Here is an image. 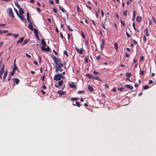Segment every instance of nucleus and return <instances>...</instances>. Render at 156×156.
Here are the masks:
<instances>
[{
  "mask_svg": "<svg viewBox=\"0 0 156 156\" xmlns=\"http://www.w3.org/2000/svg\"><path fill=\"white\" fill-rule=\"evenodd\" d=\"M53 52L56 55H58V52H57L55 50L53 49Z\"/></svg>",
  "mask_w": 156,
  "mask_h": 156,
  "instance_id": "52",
  "label": "nucleus"
},
{
  "mask_svg": "<svg viewBox=\"0 0 156 156\" xmlns=\"http://www.w3.org/2000/svg\"><path fill=\"white\" fill-rule=\"evenodd\" d=\"M41 50L42 51H49L50 50V48L48 46L47 48H45L44 47H42Z\"/></svg>",
  "mask_w": 156,
  "mask_h": 156,
  "instance_id": "6",
  "label": "nucleus"
},
{
  "mask_svg": "<svg viewBox=\"0 0 156 156\" xmlns=\"http://www.w3.org/2000/svg\"><path fill=\"white\" fill-rule=\"evenodd\" d=\"M19 10V12L20 14V15H22L24 13V11H23V9L22 8H20Z\"/></svg>",
  "mask_w": 156,
  "mask_h": 156,
  "instance_id": "19",
  "label": "nucleus"
},
{
  "mask_svg": "<svg viewBox=\"0 0 156 156\" xmlns=\"http://www.w3.org/2000/svg\"><path fill=\"white\" fill-rule=\"evenodd\" d=\"M124 88L123 87H121L120 88H119L118 89L120 91H122L123 90H124Z\"/></svg>",
  "mask_w": 156,
  "mask_h": 156,
  "instance_id": "49",
  "label": "nucleus"
},
{
  "mask_svg": "<svg viewBox=\"0 0 156 156\" xmlns=\"http://www.w3.org/2000/svg\"><path fill=\"white\" fill-rule=\"evenodd\" d=\"M81 35H82V37H83V39H85V35L83 33V32L82 31H81Z\"/></svg>",
  "mask_w": 156,
  "mask_h": 156,
  "instance_id": "37",
  "label": "nucleus"
},
{
  "mask_svg": "<svg viewBox=\"0 0 156 156\" xmlns=\"http://www.w3.org/2000/svg\"><path fill=\"white\" fill-rule=\"evenodd\" d=\"M144 70H142L140 71V75L141 76H143L144 75Z\"/></svg>",
  "mask_w": 156,
  "mask_h": 156,
  "instance_id": "42",
  "label": "nucleus"
},
{
  "mask_svg": "<svg viewBox=\"0 0 156 156\" xmlns=\"http://www.w3.org/2000/svg\"><path fill=\"white\" fill-rule=\"evenodd\" d=\"M105 42L104 41V39L102 40V44H101L103 45H105Z\"/></svg>",
  "mask_w": 156,
  "mask_h": 156,
  "instance_id": "60",
  "label": "nucleus"
},
{
  "mask_svg": "<svg viewBox=\"0 0 156 156\" xmlns=\"http://www.w3.org/2000/svg\"><path fill=\"white\" fill-rule=\"evenodd\" d=\"M62 83H63V80H60V81H58V86L59 87H61L62 85Z\"/></svg>",
  "mask_w": 156,
  "mask_h": 156,
  "instance_id": "25",
  "label": "nucleus"
},
{
  "mask_svg": "<svg viewBox=\"0 0 156 156\" xmlns=\"http://www.w3.org/2000/svg\"><path fill=\"white\" fill-rule=\"evenodd\" d=\"M29 41V40L28 39H26L25 40L23 43L22 44V45H23L27 44L28 41Z\"/></svg>",
  "mask_w": 156,
  "mask_h": 156,
  "instance_id": "28",
  "label": "nucleus"
},
{
  "mask_svg": "<svg viewBox=\"0 0 156 156\" xmlns=\"http://www.w3.org/2000/svg\"><path fill=\"white\" fill-rule=\"evenodd\" d=\"M124 87H127L129 89H130L131 90H132L133 89V87L130 84H126L124 85Z\"/></svg>",
  "mask_w": 156,
  "mask_h": 156,
  "instance_id": "12",
  "label": "nucleus"
},
{
  "mask_svg": "<svg viewBox=\"0 0 156 156\" xmlns=\"http://www.w3.org/2000/svg\"><path fill=\"white\" fill-rule=\"evenodd\" d=\"M127 10H126L123 12V14L124 16H126L127 15Z\"/></svg>",
  "mask_w": 156,
  "mask_h": 156,
  "instance_id": "46",
  "label": "nucleus"
},
{
  "mask_svg": "<svg viewBox=\"0 0 156 156\" xmlns=\"http://www.w3.org/2000/svg\"><path fill=\"white\" fill-rule=\"evenodd\" d=\"M67 35H68V40H70V34H69V33H68L67 34Z\"/></svg>",
  "mask_w": 156,
  "mask_h": 156,
  "instance_id": "56",
  "label": "nucleus"
},
{
  "mask_svg": "<svg viewBox=\"0 0 156 156\" xmlns=\"http://www.w3.org/2000/svg\"><path fill=\"white\" fill-rule=\"evenodd\" d=\"M78 99V98L77 97L76 98H71V100L72 101H76Z\"/></svg>",
  "mask_w": 156,
  "mask_h": 156,
  "instance_id": "29",
  "label": "nucleus"
},
{
  "mask_svg": "<svg viewBox=\"0 0 156 156\" xmlns=\"http://www.w3.org/2000/svg\"><path fill=\"white\" fill-rule=\"evenodd\" d=\"M85 44L86 45H88V44H89V42H88V41L87 40L86 41L85 43Z\"/></svg>",
  "mask_w": 156,
  "mask_h": 156,
  "instance_id": "55",
  "label": "nucleus"
},
{
  "mask_svg": "<svg viewBox=\"0 0 156 156\" xmlns=\"http://www.w3.org/2000/svg\"><path fill=\"white\" fill-rule=\"evenodd\" d=\"M60 36L61 38L62 39L63 38V36L62 32H61L60 33Z\"/></svg>",
  "mask_w": 156,
  "mask_h": 156,
  "instance_id": "62",
  "label": "nucleus"
},
{
  "mask_svg": "<svg viewBox=\"0 0 156 156\" xmlns=\"http://www.w3.org/2000/svg\"><path fill=\"white\" fill-rule=\"evenodd\" d=\"M41 44L43 45V47H45L46 45V43L44 39H41Z\"/></svg>",
  "mask_w": 156,
  "mask_h": 156,
  "instance_id": "17",
  "label": "nucleus"
},
{
  "mask_svg": "<svg viewBox=\"0 0 156 156\" xmlns=\"http://www.w3.org/2000/svg\"><path fill=\"white\" fill-rule=\"evenodd\" d=\"M141 18L140 16H138L137 17V18L136 19V20L137 22H141Z\"/></svg>",
  "mask_w": 156,
  "mask_h": 156,
  "instance_id": "24",
  "label": "nucleus"
},
{
  "mask_svg": "<svg viewBox=\"0 0 156 156\" xmlns=\"http://www.w3.org/2000/svg\"><path fill=\"white\" fill-rule=\"evenodd\" d=\"M34 34L36 37L39 40L40 39L38 36V30H34Z\"/></svg>",
  "mask_w": 156,
  "mask_h": 156,
  "instance_id": "7",
  "label": "nucleus"
},
{
  "mask_svg": "<svg viewBox=\"0 0 156 156\" xmlns=\"http://www.w3.org/2000/svg\"><path fill=\"white\" fill-rule=\"evenodd\" d=\"M143 37H144V39L143 41H144V42H145L146 41V38L145 37V35H143Z\"/></svg>",
  "mask_w": 156,
  "mask_h": 156,
  "instance_id": "48",
  "label": "nucleus"
},
{
  "mask_svg": "<svg viewBox=\"0 0 156 156\" xmlns=\"http://www.w3.org/2000/svg\"><path fill=\"white\" fill-rule=\"evenodd\" d=\"M23 21V16H20V15H19L18 16Z\"/></svg>",
  "mask_w": 156,
  "mask_h": 156,
  "instance_id": "47",
  "label": "nucleus"
},
{
  "mask_svg": "<svg viewBox=\"0 0 156 156\" xmlns=\"http://www.w3.org/2000/svg\"><path fill=\"white\" fill-rule=\"evenodd\" d=\"M43 88L44 90H46L47 88L46 87V86L44 84L43 85Z\"/></svg>",
  "mask_w": 156,
  "mask_h": 156,
  "instance_id": "57",
  "label": "nucleus"
},
{
  "mask_svg": "<svg viewBox=\"0 0 156 156\" xmlns=\"http://www.w3.org/2000/svg\"><path fill=\"white\" fill-rule=\"evenodd\" d=\"M86 76L89 78L93 79V76L91 74H86Z\"/></svg>",
  "mask_w": 156,
  "mask_h": 156,
  "instance_id": "18",
  "label": "nucleus"
},
{
  "mask_svg": "<svg viewBox=\"0 0 156 156\" xmlns=\"http://www.w3.org/2000/svg\"><path fill=\"white\" fill-rule=\"evenodd\" d=\"M15 71H13V70H12V71L9 74V75L10 76L13 75L15 73Z\"/></svg>",
  "mask_w": 156,
  "mask_h": 156,
  "instance_id": "39",
  "label": "nucleus"
},
{
  "mask_svg": "<svg viewBox=\"0 0 156 156\" xmlns=\"http://www.w3.org/2000/svg\"><path fill=\"white\" fill-rule=\"evenodd\" d=\"M75 49L78 53H79L80 54H83V48H80V49H79L78 48L76 47Z\"/></svg>",
  "mask_w": 156,
  "mask_h": 156,
  "instance_id": "5",
  "label": "nucleus"
},
{
  "mask_svg": "<svg viewBox=\"0 0 156 156\" xmlns=\"http://www.w3.org/2000/svg\"><path fill=\"white\" fill-rule=\"evenodd\" d=\"M114 46L115 50L116 51H118V44L116 42L114 44Z\"/></svg>",
  "mask_w": 156,
  "mask_h": 156,
  "instance_id": "21",
  "label": "nucleus"
},
{
  "mask_svg": "<svg viewBox=\"0 0 156 156\" xmlns=\"http://www.w3.org/2000/svg\"><path fill=\"white\" fill-rule=\"evenodd\" d=\"M53 12H54L55 13H57V10H56V9L55 8H53Z\"/></svg>",
  "mask_w": 156,
  "mask_h": 156,
  "instance_id": "59",
  "label": "nucleus"
},
{
  "mask_svg": "<svg viewBox=\"0 0 156 156\" xmlns=\"http://www.w3.org/2000/svg\"><path fill=\"white\" fill-rule=\"evenodd\" d=\"M148 87H149L147 85H146L144 87L143 89L144 90H146V89H148Z\"/></svg>",
  "mask_w": 156,
  "mask_h": 156,
  "instance_id": "40",
  "label": "nucleus"
},
{
  "mask_svg": "<svg viewBox=\"0 0 156 156\" xmlns=\"http://www.w3.org/2000/svg\"><path fill=\"white\" fill-rule=\"evenodd\" d=\"M8 30H0V34H2V33H5L8 32Z\"/></svg>",
  "mask_w": 156,
  "mask_h": 156,
  "instance_id": "23",
  "label": "nucleus"
},
{
  "mask_svg": "<svg viewBox=\"0 0 156 156\" xmlns=\"http://www.w3.org/2000/svg\"><path fill=\"white\" fill-rule=\"evenodd\" d=\"M15 5H16L17 6V8L19 9L20 8V6L18 4V2L17 1L16 2H15Z\"/></svg>",
  "mask_w": 156,
  "mask_h": 156,
  "instance_id": "27",
  "label": "nucleus"
},
{
  "mask_svg": "<svg viewBox=\"0 0 156 156\" xmlns=\"http://www.w3.org/2000/svg\"><path fill=\"white\" fill-rule=\"evenodd\" d=\"M120 22H121V23L122 25V26L123 27H125V23L124 22V21L122 20L121 19L120 20Z\"/></svg>",
  "mask_w": 156,
  "mask_h": 156,
  "instance_id": "36",
  "label": "nucleus"
},
{
  "mask_svg": "<svg viewBox=\"0 0 156 156\" xmlns=\"http://www.w3.org/2000/svg\"><path fill=\"white\" fill-rule=\"evenodd\" d=\"M104 45H102V44H101V45H100V49L101 50H102L103 48H104Z\"/></svg>",
  "mask_w": 156,
  "mask_h": 156,
  "instance_id": "50",
  "label": "nucleus"
},
{
  "mask_svg": "<svg viewBox=\"0 0 156 156\" xmlns=\"http://www.w3.org/2000/svg\"><path fill=\"white\" fill-rule=\"evenodd\" d=\"M16 59H15L14 61V66L12 70H13V71H15L16 70H17L18 72L19 71L18 68V67L16 65L15 62H16Z\"/></svg>",
  "mask_w": 156,
  "mask_h": 156,
  "instance_id": "9",
  "label": "nucleus"
},
{
  "mask_svg": "<svg viewBox=\"0 0 156 156\" xmlns=\"http://www.w3.org/2000/svg\"><path fill=\"white\" fill-rule=\"evenodd\" d=\"M144 59V57L143 56H140V61H142Z\"/></svg>",
  "mask_w": 156,
  "mask_h": 156,
  "instance_id": "38",
  "label": "nucleus"
},
{
  "mask_svg": "<svg viewBox=\"0 0 156 156\" xmlns=\"http://www.w3.org/2000/svg\"><path fill=\"white\" fill-rule=\"evenodd\" d=\"M52 58L54 60V62L55 65V71H57L58 69H60V67H62L63 64L61 63L60 62V60L59 59H57L56 57L54 55H52L51 56Z\"/></svg>",
  "mask_w": 156,
  "mask_h": 156,
  "instance_id": "1",
  "label": "nucleus"
},
{
  "mask_svg": "<svg viewBox=\"0 0 156 156\" xmlns=\"http://www.w3.org/2000/svg\"><path fill=\"white\" fill-rule=\"evenodd\" d=\"M93 73L95 75H98L100 74V73L99 72H98L95 71H94Z\"/></svg>",
  "mask_w": 156,
  "mask_h": 156,
  "instance_id": "41",
  "label": "nucleus"
},
{
  "mask_svg": "<svg viewBox=\"0 0 156 156\" xmlns=\"http://www.w3.org/2000/svg\"><path fill=\"white\" fill-rule=\"evenodd\" d=\"M9 12L8 13V15L12 19L14 18V15L12 11V10L11 8H8Z\"/></svg>",
  "mask_w": 156,
  "mask_h": 156,
  "instance_id": "3",
  "label": "nucleus"
},
{
  "mask_svg": "<svg viewBox=\"0 0 156 156\" xmlns=\"http://www.w3.org/2000/svg\"><path fill=\"white\" fill-rule=\"evenodd\" d=\"M71 84H69L70 87L72 88H75L76 87V86L74 84V83L72 82Z\"/></svg>",
  "mask_w": 156,
  "mask_h": 156,
  "instance_id": "16",
  "label": "nucleus"
},
{
  "mask_svg": "<svg viewBox=\"0 0 156 156\" xmlns=\"http://www.w3.org/2000/svg\"><path fill=\"white\" fill-rule=\"evenodd\" d=\"M93 79H95L96 80H98L99 81H100V80H101L100 78L98 76H93Z\"/></svg>",
  "mask_w": 156,
  "mask_h": 156,
  "instance_id": "22",
  "label": "nucleus"
},
{
  "mask_svg": "<svg viewBox=\"0 0 156 156\" xmlns=\"http://www.w3.org/2000/svg\"><path fill=\"white\" fill-rule=\"evenodd\" d=\"M57 93L60 95H65L66 94V92L60 90L57 91Z\"/></svg>",
  "mask_w": 156,
  "mask_h": 156,
  "instance_id": "10",
  "label": "nucleus"
},
{
  "mask_svg": "<svg viewBox=\"0 0 156 156\" xmlns=\"http://www.w3.org/2000/svg\"><path fill=\"white\" fill-rule=\"evenodd\" d=\"M136 11H133V20H134V19H135V16H136V15H135V13H136Z\"/></svg>",
  "mask_w": 156,
  "mask_h": 156,
  "instance_id": "33",
  "label": "nucleus"
},
{
  "mask_svg": "<svg viewBox=\"0 0 156 156\" xmlns=\"http://www.w3.org/2000/svg\"><path fill=\"white\" fill-rule=\"evenodd\" d=\"M49 2H50V3L52 5L54 3V2L52 0H50Z\"/></svg>",
  "mask_w": 156,
  "mask_h": 156,
  "instance_id": "51",
  "label": "nucleus"
},
{
  "mask_svg": "<svg viewBox=\"0 0 156 156\" xmlns=\"http://www.w3.org/2000/svg\"><path fill=\"white\" fill-rule=\"evenodd\" d=\"M126 76L128 77H130L132 76V74L129 73H127L126 74Z\"/></svg>",
  "mask_w": 156,
  "mask_h": 156,
  "instance_id": "32",
  "label": "nucleus"
},
{
  "mask_svg": "<svg viewBox=\"0 0 156 156\" xmlns=\"http://www.w3.org/2000/svg\"><path fill=\"white\" fill-rule=\"evenodd\" d=\"M61 78L63 79L64 76L61 74H57L54 76L53 80H54L58 81L60 80Z\"/></svg>",
  "mask_w": 156,
  "mask_h": 156,
  "instance_id": "2",
  "label": "nucleus"
},
{
  "mask_svg": "<svg viewBox=\"0 0 156 156\" xmlns=\"http://www.w3.org/2000/svg\"><path fill=\"white\" fill-rule=\"evenodd\" d=\"M41 92L43 94H45V92L43 90H41Z\"/></svg>",
  "mask_w": 156,
  "mask_h": 156,
  "instance_id": "64",
  "label": "nucleus"
},
{
  "mask_svg": "<svg viewBox=\"0 0 156 156\" xmlns=\"http://www.w3.org/2000/svg\"><path fill=\"white\" fill-rule=\"evenodd\" d=\"M5 67V65L4 64L3 65L2 67L0 70V74H1V75H2L4 72Z\"/></svg>",
  "mask_w": 156,
  "mask_h": 156,
  "instance_id": "11",
  "label": "nucleus"
},
{
  "mask_svg": "<svg viewBox=\"0 0 156 156\" xmlns=\"http://www.w3.org/2000/svg\"><path fill=\"white\" fill-rule=\"evenodd\" d=\"M13 83H15L17 85L20 82V80L17 78H14L11 80Z\"/></svg>",
  "mask_w": 156,
  "mask_h": 156,
  "instance_id": "4",
  "label": "nucleus"
},
{
  "mask_svg": "<svg viewBox=\"0 0 156 156\" xmlns=\"http://www.w3.org/2000/svg\"><path fill=\"white\" fill-rule=\"evenodd\" d=\"M12 35L15 38H17L19 36L18 34H13Z\"/></svg>",
  "mask_w": 156,
  "mask_h": 156,
  "instance_id": "43",
  "label": "nucleus"
},
{
  "mask_svg": "<svg viewBox=\"0 0 156 156\" xmlns=\"http://www.w3.org/2000/svg\"><path fill=\"white\" fill-rule=\"evenodd\" d=\"M126 34L128 37H130V35L132 34V32L131 30H128V31H126Z\"/></svg>",
  "mask_w": 156,
  "mask_h": 156,
  "instance_id": "8",
  "label": "nucleus"
},
{
  "mask_svg": "<svg viewBox=\"0 0 156 156\" xmlns=\"http://www.w3.org/2000/svg\"><path fill=\"white\" fill-rule=\"evenodd\" d=\"M63 54L64 55H66L67 57H68L69 55L66 50L64 51Z\"/></svg>",
  "mask_w": 156,
  "mask_h": 156,
  "instance_id": "26",
  "label": "nucleus"
},
{
  "mask_svg": "<svg viewBox=\"0 0 156 156\" xmlns=\"http://www.w3.org/2000/svg\"><path fill=\"white\" fill-rule=\"evenodd\" d=\"M133 42L135 44H136L137 43V41L135 40H133Z\"/></svg>",
  "mask_w": 156,
  "mask_h": 156,
  "instance_id": "63",
  "label": "nucleus"
},
{
  "mask_svg": "<svg viewBox=\"0 0 156 156\" xmlns=\"http://www.w3.org/2000/svg\"><path fill=\"white\" fill-rule=\"evenodd\" d=\"M7 71H5L4 73V76H3V79L2 80L3 81H4L5 79L6 76H7Z\"/></svg>",
  "mask_w": 156,
  "mask_h": 156,
  "instance_id": "15",
  "label": "nucleus"
},
{
  "mask_svg": "<svg viewBox=\"0 0 156 156\" xmlns=\"http://www.w3.org/2000/svg\"><path fill=\"white\" fill-rule=\"evenodd\" d=\"M101 58V56L99 55L96 57V59L97 61H99Z\"/></svg>",
  "mask_w": 156,
  "mask_h": 156,
  "instance_id": "35",
  "label": "nucleus"
},
{
  "mask_svg": "<svg viewBox=\"0 0 156 156\" xmlns=\"http://www.w3.org/2000/svg\"><path fill=\"white\" fill-rule=\"evenodd\" d=\"M24 38L23 37H21L17 42V44H18L22 43L23 41Z\"/></svg>",
  "mask_w": 156,
  "mask_h": 156,
  "instance_id": "14",
  "label": "nucleus"
},
{
  "mask_svg": "<svg viewBox=\"0 0 156 156\" xmlns=\"http://www.w3.org/2000/svg\"><path fill=\"white\" fill-rule=\"evenodd\" d=\"M14 10H15L16 14H17V16H18L19 15V14L18 12V11L15 8H14Z\"/></svg>",
  "mask_w": 156,
  "mask_h": 156,
  "instance_id": "45",
  "label": "nucleus"
},
{
  "mask_svg": "<svg viewBox=\"0 0 156 156\" xmlns=\"http://www.w3.org/2000/svg\"><path fill=\"white\" fill-rule=\"evenodd\" d=\"M88 89L91 92H92L94 91L93 87L90 85H88Z\"/></svg>",
  "mask_w": 156,
  "mask_h": 156,
  "instance_id": "13",
  "label": "nucleus"
},
{
  "mask_svg": "<svg viewBox=\"0 0 156 156\" xmlns=\"http://www.w3.org/2000/svg\"><path fill=\"white\" fill-rule=\"evenodd\" d=\"M62 67H60V69H59L57 71H56V72L57 73H58V71L59 70H60L61 72H62L63 70V69H61V68Z\"/></svg>",
  "mask_w": 156,
  "mask_h": 156,
  "instance_id": "54",
  "label": "nucleus"
},
{
  "mask_svg": "<svg viewBox=\"0 0 156 156\" xmlns=\"http://www.w3.org/2000/svg\"><path fill=\"white\" fill-rule=\"evenodd\" d=\"M28 26L29 28L30 29H36L35 28H33L32 26V24L30 22V24L28 25Z\"/></svg>",
  "mask_w": 156,
  "mask_h": 156,
  "instance_id": "30",
  "label": "nucleus"
},
{
  "mask_svg": "<svg viewBox=\"0 0 156 156\" xmlns=\"http://www.w3.org/2000/svg\"><path fill=\"white\" fill-rule=\"evenodd\" d=\"M146 35L147 36H149L150 35L148 30H145Z\"/></svg>",
  "mask_w": 156,
  "mask_h": 156,
  "instance_id": "44",
  "label": "nucleus"
},
{
  "mask_svg": "<svg viewBox=\"0 0 156 156\" xmlns=\"http://www.w3.org/2000/svg\"><path fill=\"white\" fill-rule=\"evenodd\" d=\"M44 77H45L44 75H43V76L42 77L41 79L43 81H44Z\"/></svg>",
  "mask_w": 156,
  "mask_h": 156,
  "instance_id": "53",
  "label": "nucleus"
},
{
  "mask_svg": "<svg viewBox=\"0 0 156 156\" xmlns=\"http://www.w3.org/2000/svg\"><path fill=\"white\" fill-rule=\"evenodd\" d=\"M76 105L78 107H80L81 106L80 104L78 101H76Z\"/></svg>",
  "mask_w": 156,
  "mask_h": 156,
  "instance_id": "34",
  "label": "nucleus"
},
{
  "mask_svg": "<svg viewBox=\"0 0 156 156\" xmlns=\"http://www.w3.org/2000/svg\"><path fill=\"white\" fill-rule=\"evenodd\" d=\"M27 20H28V21L30 23V18L29 17V13L28 12H27Z\"/></svg>",
  "mask_w": 156,
  "mask_h": 156,
  "instance_id": "20",
  "label": "nucleus"
},
{
  "mask_svg": "<svg viewBox=\"0 0 156 156\" xmlns=\"http://www.w3.org/2000/svg\"><path fill=\"white\" fill-rule=\"evenodd\" d=\"M63 12H66V13H67V12L66 11H65L64 9V8H62V9L61 10Z\"/></svg>",
  "mask_w": 156,
  "mask_h": 156,
  "instance_id": "58",
  "label": "nucleus"
},
{
  "mask_svg": "<svg viewBox=\"0 0 156 156\" xmlns=\"http://www.w3.org/2000/svg\"><path fill=\"white\" fill-rule=\"evenodd\" d=\"M112 90L114 92H115L116 91V90L115 88H113L112 89Z\"/></svg>",
  "mask_w": 156,
  "mask_h": 156,
  "instance_id": "61",
  "label": "nucleus"
},
{
  "mask_svg": "<svg viewBox=\"0 0 156 156\" xmlns=\"http://www.w3.org/2000/svg\"><path fill=\"white\" fill-rule=\"evenodd\" d=\"M85 92L84 91V90H79L77 91V93L78 94H80L82 93H83Z\"/></svg>",
  "mask_w": 156,
  "mask_h": 156,
  "instance_id": "31",
  "label": "nucleus"
}]
</instances>
